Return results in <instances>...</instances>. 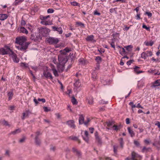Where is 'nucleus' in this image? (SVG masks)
<instances>
[{"label": "nucleus", "mask_w": 160, "mask_h": 160, "mask_svg": "<svg viewBox=\"0 0 160 160\" xmlns=\"http://www.w3.org/2000/svg\"><path fill=\"white\" fill-rule=\"evenodd\" d=\"M26 38L24 36L18 37L16 38V42L20 45L18 47V49L24 52L26 51L29 43L26 42Z\"/></svg>", "instance_id": "obj_1"}, {"label": "nucleus", "mask_w": 160, "mask_h": 160, "mask_svg": "<svg viewBox=\"0 0 160 160\" xmlns=\"http://www.w3.org/2000/svg\"><path fill=\"white\" fill-rule=\"evenodd\" d=\"M58 60L59 64L63 66L68 61L67 55L64 52L61 53L58 56Z\"/></svg>", "instance_id": "obj_2"}, {"label": "nucleus", "mask_w": 160, "mask_h": 160, "mask_svg": "<svg viewBox=\"0 0 160 160\" xmlns=\"http://www.w3.org/2000/svg\"><path fill=\"white\" fill-rule=\"evenodd\" d=\"M10 46L7 45H5L3 47L0 48V54L2 55L9 54L10 56Z\"/></svg>", "instance_id": "obj_3"}, {"label": "nucleus", "mask_w": 160, "mask_h": 160, "mask_svg": "<svg viewBox=\"0 0 160 160\" xmlns=\"http://www.w3.org/2000/svg\"><path fill=\"white\" fill-rule=\"evenodd\" d=\"M152 51L147 50L142 52L141 54V57L144 59H147L149 57H152L153 55Z\"/></svg>", "instance_id": "obj_4"}, {"label": "nucleus", "mask_w": 160, "mask_h": 160, "mask_svg": "<svg viewBox=\"0 0 160 160\" xmlns=\"http://www.w3.org/2000/svg\"><path fill=\"white\" fill-rule=\"evenodd\" d=\"M142 157L139 155L138 153L134 152H133L132 153V158H131L128 157L125 159V160H141Z\"/></svg>", "instance_id": "obj_5"}, {"label": "nucleus", "mask_w": 160, "mask_h": 160, "mask_svg": "<svg viewBox=\"0 0 160 160\" xmlns=\"http://www.w3.org/2000/svg\"><path fill=\"white\" fill-rule=\"evenodd\" d=\"M47 41L50 44H55L58 42L59 40L57 38L50 37L47 38Z\"/></svg>", "instance_id": "obj_6"}, {"label": "nucleus", "mask_w": 160, "mask_h": 160, "mask_svg": "<svg viewBox=\"0 0 160 160\" xmlns=\"http://www.w3.org/2000/svg\"><path fill=\"white\" fill-rule=\"evenodd\" d=\"M50 32L49 30L46 28H43L39 30V33L43 37H46L48 36Z\"/></svg>", "instance_id": "obj_7"}, {"label": "nucleus", "mask_w": 160, "mask_h": 160, "mask_svg": "<svg viewBox=\"0 0 160 160\" xmlns=\"http://www.w3.org/2000/svg\"><path fill=\"white\" fill-rule=\"evenodd\" d=\"M11 57L14 62L17 63L19 62V59L17 55L14 53L11 50Z\"/></svg>", "instance_id": "obj_8"}, {"label": "nucleus", "mask_w": 160, "mask_h": 160, "mask_svg": "<svg viewBox=\"0 0 160 160\" xmlns=\"http://www.w3.org/2000/svg\"><path fill=\"white\" fill-rule=\"evenodd\" d=\"M107 126L109 128H112L114 130L117 131L119 129L118 126L114 124L113 122H107Z\"/></svg>", "instance_id": "obj_9"}, {"label": "nucleus", "mask_w": 160, "mask_h": 160, "mask_svg": "<svg viewBox=\"0 0 160 160\" xmlns=\"http://www.w3.org/2000/svg\"><path fill=\"white\" fill-rule=\"evenodd\" d=\"M43 74L44 76L47 79H49L51 80L53 79V77L51 73L47 71H44Z\"/></svg>", "instance_id": "obj_10"}, {"label": "nucleus", "mask_w": 160, "mask_h": 160, "mask_svg": "<svg viewBox=\"0 0 160 160\" xmlns=\"http://www.w3.org/2000/svg\"><path fill=\"white\" fill-rule=\"evenodd\" d=\"M148 72L152 74H153L155 75H160V72H159L158 70H157L156 69H150L148 70Z\"/></svg>", "instance_id": "obj_11"}, {"label": "nucleus", "mask_w": 160, "mask_h": 160, "mask_svg": "<svg viewBox=\"0 0 160 160\" xmlns=\"http://www.w3.org/2000/svg\"><path fill=\"white\" fill-rule=\"evenodd\" d=\"M31 113V112L29 110H26L25 112L22 113V120H24L25 118L28 117L29 115Z\"/></svg>", "instance_id": "obj_12"}, {"label": "nucleus", "mask_w": 160, "mask_h": 160, "mask_svg": "<svg viewBox=\"0 0 160 160\" xmlns=\"http://www.w3.org/2000/svg\"><path fill=\"white\" fill-rule=\"evenodd\" d=\"M159 80H157L154 82L152 83L151 86L152 87H156L160 86V82Z\"/></svg>", "instance_id": "obj_13"}, {"label": "nucleus", "mask_w": 160, "mask_h": 160, "mask_svg": "<svg viewBox=\"0 0 160 160\" xmlns=\"http://www.w3.org/2000/svg\"><path fill=\"white\" fill-rule=\"evenodd\" d=\"M67 124L71 128H74L75 126L74 124V122L73 120H70L67 122Z\"/></svg>", "instance_id": "obj_14"}, {"label": "nucleus", "mask_w": 160, "mask_h": 160, "mask_svg": "<svg viewBox=\"0 0 160 160\" xmlns=\"http://www.w3.org/2000/svg\"><path fill=\"white\" fill-rule=\"evenodd\" d=\"M72 150L73 152L75 153L78 157H79L81 155V152L79 151L78 150L75 148H72Z\"/></svg>", "instance_id": "obj_15"}, {"label": "nucleus", "mask_w": 160, "mask_h": 160, "mask_svg": "<svg viewBox=\"0 0 160 160\" xmlns=\"http://www.w3.org/2000/svg\"><path fill=\"white\" fill-rule=\"evenodd\" d=\"M51 68H52V70L53 71V73L54 76L56 77L58 76V72L56 69L55 68L54 66L53 65H51Z\"/></svg>", "instance_id": "obj_16"}, {"label": "nucleus", "mask_w": 160, "mask_h": 160, "mask_svg": "<svg viewBox=\"0 0 160 160\" xmlns=\"http://www.w3.org/2000/svg\"><path fill=\"white\" fill-rule=\"evenodd\" d=\"M8 18V15L6 14H0V20L3 21L6 19Z\"/></svg>", "instance_id": "obj_17"}, {"label": "nucleus", "mask_w": 160, "mask_h": 160, "mask_svg": "<svg viewBox=\"0 0 160 160\" xmlns=\"http://www.w3.org/2000/svg\"><path fill=\"white\" fill-rule=\"evenodd\" d=\"M41 23L43 25H50L51 23L50 20L45 21L42 20Z\"/></svg>", "instance_id": "obj_18"}, {"label": "nucleus", "mask_w": 160, "mask_h": 160, "mask_svg": "<svg viewBox=\"0 0 160 160\" xmlns=\"http://www.w3.org/2000/svg\"><path fill=\"white\" fill-rule=\"evenodd\" d=\"M20 32H22L26 34H27L28 33V30L23 27H21L20 28Z\"/></svg>", "instance_id": "obj_19"}, {"label": "nucleus", "mask_w": 160, "mask_h": 160, "mask_svg": "<svg viewBox=\"0 0 160 160\" xmlns=\"http://www.w3.org/2000/svg\"><path fill=\"white\" fill-rule=\"evenodd\" d=\"M151 149V148H147L146 147H143L142 150L141 152L143 153H146L149 151V150Z\"/></svg>", "instance_id": "obj_20"}, {"label": "nucleus", "mask_w": 160, "mask_h": 160, "mask_svg": "<svg viewBox=\"0 0 160 160\" xmlns=\"http://www.w3.org/2000/svg\"><path fill=\"white\" fill-rule=\"evenodd\" d=\"M86 39L88 41L92 42L94 39V36L93 35L89 36L87 37Z\"/></svg>", "instance_id": "obj_21"}, {"label": "nucleus", "mask_w": 160, "mask_h": 160, "mask_svg": "<svg viewBox=\"0 0 160 160\" xmlns=\"http://www.w3.org/2000/svg\"><path fill=\"white\" fill-rule=\"evenodd\" d=\"M154 43L153 41H151L150 42L145 41L144 42V44L146 46H152Z\"/></svg>", "instance_id": "obj_22"}, {"label": "nucleus", "mask_w": 160, "mask_h": 160, "mask_svg": "<svg viewBox=\"0 0 160 160\" xmlns=\"http://www.w3.org/2000/svg\"><path fill=\"white\" fill-rule=\"evenodd\" d=\"M111 40L112 41L111 42H109V43L110 44L111 47L115 49V48L114 41L115 39H112Z\"/></svg>", "instance_id": "obj_23"}, {"label": "nucleus", "mask_w": 160, "mask_h": 160, "mask_svg": "<svg viewBox=\"0 0 160 160\" xmlns=\"http://www.w3.org/2000/svg\"><path fill=\"white\" fill-rule=\"evenodd\" d=\"M128 129L129 133L130 134L131 137H133L134 136L135 134L132 129L130 127H128Z\"/></svg>", "instance_id": "obj_24"}, {"label": "nucleus", "mask_w": 160, "mask_h": 160, "mask_svg": "<svg viewBox=\"0 0 160 160\" xmlns=\"http://www.w3.org/2000/svg\"><path fill=\"white\" fill-rule=\"evenodd\" d=\"M84 118L82 115H81L80 116L79 121L80 124H82L84 123Z\"/></svg>", "instance_id": "obj_25"}, {"label": "nucleus", "mask_w": 160, "mask_h": 160, "mask_svg": "<svg viewBox=\"0 0 160 160\" xmlns=\"http://www.w3.org/2000/svg\"><path fill=\"white\" fill-rule=\"evenodd\" d=\"M70 51L71 49L70 48H66L62 51H60V52H61V53H63V52H64L66 55V53L67 52H69Z\"/></svg>", "instance_id": "obj_26"}, {"label": "nucleus", "mask_w": 160, "mask_h": 160, "mask_svg": "<svg viewBox=\"0 0 160 160\" xmlns=\"http://www.w3.org/2000/svg\"><path fill=\"white\" fill-rule=\"evenodd\" d=\"M139 68L135 66L134 68V71L137 74H138L142 72V71H140L139 70Z\"/></svg>", "instance_id": "obj_27"}, {"label": "nucleus", "mask_w": 160, "mask_h": 160, "mask_svg": "<svg viewBox=\"0 0 160 160\" xmlns=\"http://www.w3.org/2000/svg\"><path fill=\"white\" fill-rule=\"evenodd\" d=\"M118 47L121 48L119 50L120 54L122 55L124 54L125 53V51L124 48L121 47L120 46H118Z\"/></svg>", "instance_id": "obj_28"}, {"label": "nucleus", "mask_w": 160, "mask_h": 160, "mask_svg": "<svg viewBox=\"0 0 160 160\" xmlns=\"http://www.w3.org/2000/svg\"><path fill=\"white\" fill-rule=\"evenodd\" d=\"M21 131L20 129H18L15 130L13 132H11V134H12L13 135H15L20 132Z\"/></svg>", "instance_id": "obj_29"}, {"label": "nucleus", "mask_w": 160, "mask_h": 160, "mask_svg": "<svg viewBox=\"0 0 160 160\" xmlns=\"http://www.w3.org/2000/svg\"><path fill=\"white\" fill-rule=\"evenodd\" d=\"M95 60L98 64H99V63H101L102 61V58L99 56L96 57Z\"/></svg>", "instance_id": "obj_30"}, {"label": "nucleus", "mask_w": 160, "mask_h": 160, "mask_svg": "<svg viewBox=\"0 0 160 160\" xmlns=\"http://www.w3.org/2000/svg\"><path fill=\"white\" fill-rule=\"evenodd\" d=\"M70 3L73 6H80V4L75 1L70 2Z\"/></svg>", "instance_id": "obj_31"}, {"label": "nucleus", "mask_w": 160, "mask_h": 160, "mask_svg": "<svg viewBox=\"0 0 160 160\" xmlns=\"http://www.w3.org/2000/svg\"><path fill=\"white\" fill-rule=\"evenodd\" d=\"M50 18V16L48 15L46 16H44L43 15H41L40 16V19L42 20H44L45 21H47V19Z\"/></svg>", "instance_id": "obj_32"}, {"label": "nucleus", "mask_w": 160, "mask_h": 160, "mask_svg": "<svg viewBox=\"0 0 160 160\" xmlns=\"http://www.w3.org/2000/svg\"><path fill=\"white\" fill-rule=\"evenodd\" d=\"M69 138L72 140L78 141L79 143H80V141L78 138L76 137L71 136L69 137Z\"/></svg>", "instance_id": "obj_33"}, {"label": "nucleus", "mask_w": 160, "mask_h": 160, "mask_svg": "<svg viewBox=\"0 0 160 160\" xmlns=\"http://www.w3.org/2000/svg\"><path fill=\"white\" fill-rule=\"evenodd\" d=\"M76 24L78 26H80L82 28H84L85 27L84 24L80 22H76Z\"/></svg>", "instance_id": "obj_34"}, {"label": "nucleus", "mask_w": 160, "mask_h": 160, "mask_svg": "<svg viewBox=\"0 0 160 160\" xmlns=\"http://www.w3.org/2000/svg\"><path fill=\"white\" fill-rule=\"evenodd\" d=\"M133 47L131 45H128L125 47V48L129 52H130L132 50V49Z\"/></svg>", "instance_id": "obj_35"}, {"label": "nucleus", "mask_w": 160, "mask_h": 160, "mask_svg": "<svg viewBox=\"0 0 160 160\" xmlns=\"http://www.w3.org/2000/svg\"><path fill=\"white\" fill-rule=\"evenodd\" d=\"M20 66L22 68H26L28 67V64L25 62H22L20 64Z\"/></svg>", "instance_id": "obj_36"}, {"label": "nucleus", "mask_w": 160, "mask_h": 160, "mask_svg": "<svg viewBox=\"0 0 160 160\" xmlns=\"http://www.w3.org/2000/svg\"><path fill=\"white\" fill-rule=\"evenodd\" d=\"M72 102L73 105H76L78 103L76 99L74 97H73L72 99Z\"/></svg>", "instance_id": "obj_37"}, {"label": "nucleus", "mask_w": 160, "mask_h": 160, "mask_svg": "<svg viewBox=\"0 0 160 160\" xmlns=\"http://www.w3.org/2000/svg\"><path fill=\"white\" fill-rule=\"evenodd\" d=\"M97 77L96 73L95 72H93L92 74V78L95 80L97 78Z\"/></svg>", "instance_id": "obj_38"}, {"label": "nucleus", "mask_w": 160, "mask_h": 160, "mask_svg": "<svg viewBox=\"0 0 160 160\" xmlns=\"http://www.w3.org/2000/svg\"><path fill=\"white\" fill-rule=\"evenodd\" d=\"M144 15H147V16H148V18H151L152 17V13L150 12H146L145 13H144Z\"/></svg>", "instance_id": "obj_39"}, {"label": "nucleus", "mask_w": 160, "mask_h": 160, "mask_svg": "<svg viewBox=\"0 0 160 160\" xmlns=\"http://www.w3.org/2000/svg\"><path fill=\"white\" fill-rule=\"evenodd\" d=\"M56 31L58 32L59 34H61L62 33V30L61 27L58 28Z\"/></svg>", "instance_id": "obj_40"}, {"label": "nucleus", "mask_w": 160, "mask_h": 160, "mask_svg": "<svg viewBox=\"0 0 160 160\" xmlns=\"http://www.w3.org/2000/svg\"><path fill=\"white\" fill-rule=\"evenodd\" d=\"M35 142L37 144L39 145L40 143V140L37 138V136H36L35 137Z\"/></svg>", "instance_id": "obj_41"}, {"label": "nucleus", "mask_w": 160, "mask_h": 160, "mask_svg": "<svg viewBox=\"0 0 160 160\" xmlns=\"http://www.w3.org/2000/svg\"><path fill=\"white\" fill-rule=\"evenodd\" d=\"M74 86L76 87H78L80 85V83L79 82V80H78L76 81L74 83Z\"/></svg>", "instance_id": "obj_42"}, {"label": "nucleus", "mask_w": 160, "mask_h": 160, "mask_svg": "<svg viewBox=\"0 0 160 160\" xmlns=\"http://www.w3.org/2000/svg\"><path fill=\"white\" fill-rule=\"evenodd\" d=\"M134 143L137 147H139L140 146V143L137 140H134Z\"/></svg>", "instance_id": "obj_43"}, {"label": "nucleus", "mask_w": 160, "mask_h": 160, "mask_svg": "<svg viewBox=\"0 0 160 160\" xmlns=\"http://www.w3.org/2000/svg\"><path fill=\"white\" fill-rule=\"evenodd\" d=\"M129 104L132 107V111H133V110L132 109V108H135V107H136V106L135 105L133 104V103L132 102H129Z\"/></svg>", "instance_id": "obj_44"}, {"label": "nucleus", "mask_w": 160, "mask_h": 160, "mask_svg": "<svg viewBox=\"0 0 160 160\" xmlns=\"http://www.w3.org/2000/svg\"><path fill=\"white\" fill-rule=\"evenodd\" d=\"M93 15H98L99 16L101 15V13L98 12L97 10H95L93 12Z\"/></svg>", "instance_id": "obj_45"}, {"label": "nucleus", "mask_w": 160, "mask_h": 160, "mask_svg": "<svg viewBox=\"0 0 160 160\" xmlns=\"http://www.w3.org/2000/svg\"><path fill=\"white\" fill-rule=\"evenodd\" d=\"M2 123L4 125L6 126H9V124L8 123V122L5 121V120H4L2 121Z\"/></svg>", "instance_id": "obj_46"}, {"label": "nucleus", "mask_w": 160, "mask_h": 160, "mask_svg": "<svg viewBox=\"0 0 160 160\" xmlns=\"http://www.w3.org/2000/svg\"><path fill=\"white\" fill-rule=\"evenodd\" d=\"M121 2L122 3H125V0H115L113 1L112 2L114 3L116 2Z\"/></svg>", "instance_id": "obj_47"}, {"label": "nucleus", "mask_w": 160, "mask_h": 160, "mask_svg": "<svg viewBox=\"0 0 160 160\" xmlns=\"http://www.w3.org/2000/svg\"><path fill=\"white\" fill-rule=\"evenodd\" d=\"M120 141V143L121 145V147L122 148L123 147V138H121L119 139Z\"/></svg>", "instance_id": "obj_48"}, {"label": "nucleus", "mask_w": 160, "mask_h": 160, "mask_svg": "<svg viewBox=\"0 0 160 160\" xmlns=\"http://www.w3.org/2000/svg\"><path fill=\"white\" fill-rule=\"evenodd\" d=\"M142 27L143 28H145L147 31L150 30V28L149 27H148L145 25L144 24H143Z\"/></svg>", "instance_id": "obj_49"}, {"label": "nucleus", "mask_w": 160, "mask_h": 160, "mask_svg": "<svg viewBox=\"0 0 160 160\" xmlns=\"http://www.w3.org/2000/svg\"><path fill=\"white\" fill-rule=\"evenodd\" d=\"M54 10L52 9H49L47 10V12L48 13H52L54 12Z\"/></svg>", "instance_id": "obj_50"}, {"label": "nucleus", "mask_w": 160, "mask_h": 160, "mask_svg": "<svg viewBox=\"0 0 160 160\" xmlns=\"http://www.w3.org/2000/svg\"><path fill=\"white\" fill-rule=\"evenodd\" d=\"M38 101L39 102L41 101L42 102L44 103L45 102H46V100L44 98H38Z\"/></svg>", "instance_id": "obj_51"}, {"label": "nucleus", "mask_w": 160, "mask_h": 160, "mask_svg": "<svg viewBox=\"0 0 160 160\" xmlns=\"http://www.w3.org/2000/svg\"><path fill=\"white\" fill-rule=\"evenodd\" d=\"M118 148V146H113L114 152L115 153H116Z\"/></svg>", "instance_id": "obj_52"}, {"label": "nucleus", "mask_w": 160, "mask_h": 160, "mask_svg": "<svg viewBox=\"0 0 160 160\" xmlns=\"http://www.w3.org/2000/svg\"><path fill=\"white\" fill-rule=\"evenodd\" d=\"M117 8H111L109 10V12L110 13H113L114 11H116V9Z\"/></svg>", "instance_id": "obj_53"}, {"label": "nucleus", "mask_w": 160, "mask_h": 160, "mask_svg": "<svg viewBox=\"0 0 160 160\" xmlns=\"http://www.w3.org/2000/svg\"><path fill=\"white\" fill-rule=\"evenodd\" d=\"M144 142L145 144H149L150 143V141L148 139H145L144 141Z\"/></svg>", "instance_id": "obj_54"}, {"label": "nucleus", "mask_w": 160, "mask_h": 160, "mask_svg": "<svg viewBox=\"0 0 160 160\" xmlns=\"http://www.w3.org/2000/svg\"><path fill=\"white\" fill-rule=\"evenodd\" d=\"M133 62V60H129V61L127 62V65H130Z\"/></svg>", "instance_id": "obj_55"}, {"label": "nucleus", "mask_w": 160, "mask_h": 160, "mask_svg": "<svg viewBox=\"0 0 160 160\" xmlns=\"http://www.w3.org/2000/svg\"><path fill=\"white\" fill-rule=\"evenodd\" d=\"M83 139L87 142H88L89 141L88 137H83Z\"/></svg>", "instance_id": "obj_56"}, {"label": "nucleus", "mask_w": 160, "mask_h": 160, "mask_svg": "<svg viewBox=\"0 0 160 160\" xmlns=\"http://www.w3.org/2000/svg\"><path fill=\"white\" fill-rule=\"evenodd\" d=\"M135 17L137 20H139L141 18L140 17V14L139 13H137Z\"/></svg>", "instance_id": "obj_57"}, {"label": "nucleus", "mask_w": 160, "mask_h": 160, "mask_svg": "<svg viewBox=\"0 0 160 160\" xmlns=\"http://www.w3.org/2000/svg\"><path fill=\"white\" fill-rule=\"evenodd\" d=\"M44 111L45 112H48L50 111V110L47 107H44L43 108Z\"/></svg>", "instance_id": "obj_58"}, {"label": "nucleus", "mask_w": 160, "mask_h": 160, "mask_svg": "<svg viewBox=\"0 0 160 160\" xmlns=\"http://www.w3.org/2000/svg\"><path fill=\"white\" fill-rule=\"evenodd\" d=\"M90 119L89 118H88L87 119V120L84 122V124L85 125H87L88 124V123L90 122Z\"/></svg>", "instance_id": "obj_59"}, {"label": "nucleus", "mask_w": 160, "mask_h": 160, "mask_svg": "<svg viewBox=\"0 0 160 160\" xmlns=\"http://www.w3.org/2000/svg\"><path fill=\"white\" fill-rule=\"evenodd\" d=\"M155 125L158 126V128H160V122H159L157 121V122L155 123Z\"/></svg>", "instance_id": "obj_60"}, {"label": "nucleus", "mask_w": 160, "mask_h": 160, "mask_svg": "<svg viewBox=\"0 0 160 160\" xmlns=\"http://www.w3.org/2000/svg\"><path fill=\"white\" fill-rule=\"evenodd\" d=\"M126 123L127 124H129L130 123V119L129 118H127L126 119Z\"/></svg>", "instance_id": "obj_61"}, {"label": "nucleus", "mask_w": 160, "mask_h": 160, "mask_svg": "<svg viewBox=\"0 0 160 160\" xmlns=\"http://www.w3.org/2000/svg\"><path fill=\"white\" fill-rule=\"evenodd\" d=\"M151 60L152 61H153V62H157L158 61V59H155L154 58V57H152L151 58Z\"/></svg>", "instance_id": "obj_62"}, {"label": "nucleus", "mask_w": 160, "mask_h": 160, "mask_svg": "<svg viewBox=\"0 0 160 160\" xmlns=\"http://www.w3.org/2000/svg\"><path fill=\"white\" fill-rule=\"evenodd\" d=\"M25 140V138H23L21 139H20L19 142L20 143H22V142H24Z\"/></svg>", "instance_id": "obj_63"}, {"label": "nucleus", "mask_w": 160, "mask_h": 160, "mask_svg": "<svg viewBox=\"0 0 160 160\" xmlns=\"http://www.w3.org/2000/svg\"><path fill=\"white\" fill-rule=\"evenodd\" d=\"M94 129L93 128H89V131L91 133H93Z\"/></svg>", "instance_id": "obj_64"}]
</instances>
